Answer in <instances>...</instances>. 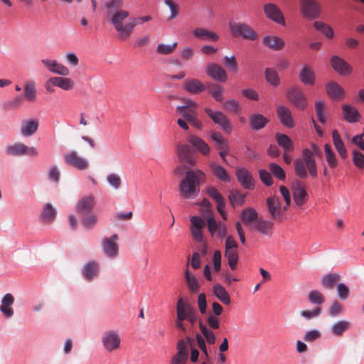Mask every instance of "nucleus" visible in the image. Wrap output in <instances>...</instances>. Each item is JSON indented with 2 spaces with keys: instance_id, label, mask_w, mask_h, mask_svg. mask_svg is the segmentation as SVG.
<instances>
[{
  "instance_id": "f257e3e1",
  "label": "nucleus",
  "mask_w": 364,
  "mask_h": 364,
  "mask_svg": "<svg viewBox=\"0 0 364 364\" xmlns=\"http://www.w3.org/2000/svg\"><path fill=\"white\" fill-rule=\"evenodd\" d=\"M198 320V313L188 299L179 298L176 304V328L183 333L191 331Z\"/></svg>"
},
{
  "instance_id": "f03ea898",
  "label": "nucleus",
  "mask_w": 364,
  "mask_h": 364,
  "mask_svg": "<svg viewBox=\"0 0 364 364\" xmlns=\"http://www.w3.org/2000/svg\"><path fill=\"white\" fill-rule=\"evenodd\" d=\"M129 16V12L124 9L109 11L107 18L111 22L114 29L119 33V38L125 40L132 35L135 26L137 25L136 17H131L128 23L124 24V20Z\"/></svg>"
},
{
  "instance_id": "7ed1b4c3",
  "label": "nucleus",
  "mask_w": 364,
  "mask_h": 364,
  "mask_svg": "<svg viewBox=\"0 0 364 364\" xmlns=\"http://www.w3.org/2000/svg\"><path fill=\"white\" fill-rule=\"evenodd\" d=\"M206 180L205 173L200 170H188L180 183V192L186 198H193L200 192V185Z\"/></svg>"
},
{
  "instance_id": "20e7f679",
  "label": "nucleus",
  "mask_w": 364,
  "mask_h": 364,
  "mask_svg": "<svg viewBox=\"0 0 364 364\" xmlns=\"http://www.w3.org/2000/svg\"><path fill=\"white\" fill-rule=\"evenodd\" d=\"M295 174L301 179H305L308 173L312 178L317 177L316 161L313 153L309 149L305 148L302 150L301 157L294 161Z\"/></svg>"
},
{
  "instance_id": "39448f33",
  "label": "nucleus",
  "mask_w": 364,
  "mask_h": 364,
  "mask_svg": "<svg viewBox=\"0 0 364 364\" xmlns=\"http://www.w3.org/2000/svg\"><path fill=\"white\" fill-rule=\"evenodd\" d=\"M229 25L233 37H242L250 41H255L258 38V34L247 23L230 22Z\"/></svg>"
},
{
  "instance_id": "423d86ee",
  "label": "nucleus",
  "mask_w": 364,
  "mask_h": 364,
  "mask_svg": "<svg viewBox=\"0 0 364 364\" xmlns=\"http://www.w3.org/2000/svg\"><path fill=\"white\" fill-rule=\"evenodd\" d=\"M287 99L294 107L301 110L306 109L307 98L301 88L296 86L291 87L286 92Z\"/></svg>"
},
{
  "instance_id": "0eeeda50",
  "label": "nucleus",
  "mask_w": 364,
  "mask_h": 364,
  "mask_svg": "<svg viewBox=\"0 0 364 364\" xmlns=\"http://www.w3.org/2000/svg\"><path fill=\"white\" fill-rule=\"evenodd\" d=\"M5 151L10 156H37L38 151L34 146H28L22 142H16L8 146Z\"/></svg>"
},
{
  "instance_id": "6e6552de",
  "label": "nucleus",
  "mask_w": 364,
  "mask_h": 364,
  "mask_svg": "<svg viewBox=\"0 0 364 364\" xmlns=\"http://www.w3.org/2000/svg\"><path fill=\"white\" fill-rule=\"evenodd\" d=\"M204 112L218 124L225 132L230 134L232 131V125L228 117L220 111H214L210 108L205 107Z\"/></svg>"
},
{
  "instance_id": "1a4fd4ad",
  "label": "nucleus",
  "mask_w": 364,
  "mask_h": 364,
  "mask_svg": "<svg viewBox=\"0 0 364 364\" xmlns=\"http://www.w3.org/2000/svg\"><path fill=\"white\" fill-rule=\"evenodd\" d=\"M177 156L179 161L184 164L186 168L195 166L196 161L194 157V150L188 144H180L176 147Z\"/></svg>"
},
{
  "instance_id": "9d476101",
  "label": "nucleus",
  "mask_w": 364,
  "mask_h": 364,
  "mask_svg": "<svg viewBox=\"0 0 364 364\" xmlns=\"http://www.w3.org/2000/svg\"><path fill=\"white\" fill-rule=\"evenodd\" d=\"M65 163L80 171L85 170L89 166L88 161L81 157L76 151H69L63 155Z\"/></svg>"
},
{
  "instance_id": "9b49d317",
  "label": "nucleus",
  "mask_w": 364,
  "mask_h": 364,
  "mask_svg": "<svg viewBox=\"0 0 364 364\" xmlns=\"http://www.w3.org/2000/svg\"><path fill=\"white\" fill-rule=\"evenodd\" d=\"M119 237L117 234H114L110 237H105L102 242V249L105 255L109 258H114L118 255L119 246L117 240Z\"/></svg>"
},
{
  "instance_id": "f8f14e48",
  "label": "nucleus",
  "mask_w": 364,
  "mask_h": 364,
  "mask_svg": "<svg viewBox=\"0 0 364 364\" xmlns=\"http://www.w3.org/2000/svg\"><path fill=\"white\" fill-rule=\"evenodd\" d=\"M102 342L105 349L110 353L119 348L121 339L117 332L109 331L104 333Z\"/></svg>"
},
{
  "instance_id": "ddd939ff",
  "label": "nucleus",
  "mask_w": 364,
  "mask_h": 364,
  "mask_svg": "<svg viewBox=\"0 0 364 364\" xmlns=\"http://www.w3.org/2000/svg\"><path fill=\"white\" fill-rule=\"evenodd\" d=\"M267 205L272 219L282 220L284 212L287 210L286 205L282 208L279 200L277 197H270L267 199Z\"/></svg>"
},
{
  "instance_id": "4468645a",
  "label": "nucleus",
  "mask_w": 364,
  "mask_h": 364,
  "mask_svg": "<svg viewBox=\"0 0 364 364\" xmlns=\"http://www.w3.org/2000/svg\"><path fill=\"white\" fill-rule=\"evenodd\" d=\"M264 12L268 18L280 25H285V19L284 15L276 4L272 3L265 4L264 6Z\"/></svg>"
},
{
  "instance_id": "2eb2a0df",
  "label": "nucleus",
  "mask_w": 364,
  "mask_h": 364,
  "mask_svg": "<svg viewBox=\"0 0 364 364\" xmlns=\"http://www.w3.org/2000/svg\"><path fill=\"white\" fill-rule=\"evenodd\" d=\"M330 64L333 70L341 75H348L352 73V67L338 55H333Z\"/></svg>"
},
{
  "instance_id": "dca6fc26",
  "label": "nucleus",
  "mask_w": 364,
  "mask_h": 364,
  "mask_svg": "<svg viewBox=\"0 0 364 364\" xmlns=\"http://www.w3.org/2000/svg\"><path fill=\"white\" fill-rule=\"evenodd\" d=\"M95 205V199L92 195L80 198L75 204L77 213L82 215L90 213Z\"/></svg>"
},
{
  "instance_id": "f3484780",
  "label": "nucleus",
  "mask_w": 364,
  "mask_h": 364,
  "mask_svg": "<svg viewBox=\"0 0 364 364\" xmlns=\"http://www.w3.org/2000/svg\"><path fill=\"white\" fill-rule=\"evenodd\" d=\"M301 9L308 18L315 19L319 16V7L315 0H301Z\"/></svg>"
},
{
  "instance_id": "a211bd4d",
  "label": "nucleus",
  "mask_w": 364,
  "mask_h": 364,
  "mask_svg": "<svg viewBox=\"0 0 364 364\" xmlns=\"http://www.w3.org/2000/svg\"><path fill=\"white\" fill-rule=\"evenodd\" d=\"M176 113L180 114L185 121L190 123L195 128L198 129L202 128V123L198 119L196 115V110H193V109H187L184 107H178L176 108Z\"/></svg>"
},
{
  "instance_id": "6ab92c4d",
  "label": "nucleus",
  "mask_w": 364,
  "mask_h": 364,
  "mask_svg": "<svg viewBox=\"0 0 364 364\" xmlns=\"http://www.w3.org/2000/svg\"><path fill=\"white\" fill-rule=\"evenodd\" d=\"M236 176L240 184L247 190H252L255 181L250 172L244 167L237 168Z\"/></svg>"
},
{
  "instance_id": "aec40b11",
  "label": "nucleus",
  "mask_w": 364,
  "mask_h": 364,
  "mask_svg": "<svg viewBox=\"0 0 364 364\" xmlns=\"http://www.w3.org/2000/svg\"><path fill=\"white\" fill-rule=\"evenodd\" d=\"M177 353L172 358L171 364H186L188 358V348L183 340H179L177 343Z\"/></svg>"
},
{
  "instance_id": "412c9836",
  "label": "nucleus",
  "mask_w": 364,
  "mask_h": 364,
  "mask_svg": "<svg viewBox=\"0 0 364 364\" xmlns=\"http://www.w3.org/2000/svg\"><path fill=\"white\" fill-rule=\"evenodd\" d=\"M273 228V222L266 220L262 218H258L255 223L252 224L251 230L265 236H271Z\"/></svg>"
},
{
  "instance_id": "4be33fe9",
  "label": "nucleus",
  "mask_w": 364,
  "mask_h": 364,
  "mask_svg": "<svg viewBox=\"0 0 364 364\" xmlns=\"http://www.w3.org/2000/svg\"><path fill=\"white\" fill-rule=\"evenodd\" d=\"M41 62L50 72L59 75L66 76L70 73L69 69L55 60L42 59Z\"/></svg>"
},
{
  "instance_id": "5701e85b",
  "label": "nucleus",
  "mask_w": 364,
  "mask_h": 364,
  "mask_svg": "<svg viewBox=\"0 0 364 364\" xmlns=\"http://www.w3.org/2000/svg\"><path fill=\"white\" fill-rule=\"evenodd\" d=\"M207 74L213 79L219 82H225L228 75L225 70L219 65L210 63L206 68Z\"/></svg>"
},
{
  "instance_id": "b1692460",
  "label": "nucleus",
  "mask_w": 364,
  "mask_h": 364,
  "mask_svg": "<svg viewBox=\"0 0 364 364\" xmlns=\"http://www.w3.org/2000/svg\"><path fill=\"white\" fill-rule=\"evenodd\" d=\"M38 127L39 121L37 119L23 120L21 124L20 132L22 136L29 137L37 132Z\"/></svg>"
},
{
  "instance_id": "393cba45",
  "label": "nucleus",
  "mask_w": 364,
  "mask_h": 364,
  "mask_svg": "<svg viewBox=\"0 0 364 364\" xmlns=\"http://www.w3.org/2000/svg\"><path fill=\"white\" fill-rule=\"evenodd\" d=\"M277 113L279 121L284 126L288 128L294 127L295 124L291 115V112L288 107L284 105H279L277 108Z\"/></svg>"
},
{
  "instance_id": "a878e982",
  "label": "nucleus",
  "mask_w": 364,
  "mask_h": 364,
  "mask_svg": "<svg viewBox=\"0 0 364 364\" xmlns=\"http://www.w3.org/2000/svg\"><path fill=\"white\" fill-rule=\"evenodd\" d=\"M292 191L294 203L298 206L303 205L308 199V194L304 187L301 185L300 182L297 181L295 183H294Z\"/></svg>"
},
{
  "instance_id": "bb28decb",
  "label": "nucleus",
  "mask_w": 364,
  "mask_h": 364,
  "mask_svg": "<svg viewBox=\"0 0 364 364\" xmlns=\"http://www.w3.org/2000/svg\"><path fill=\"white\" fill-rule=\"evenodd\" d=\"M189 259L190 257H188V263L184 272V278L188 290L192 293H196L198 291L200 285L197 277L189 271Z\"/></svg>"
},
{
  "instance_id": "cd10ccee",
  "label": "nucleus",
  "mask_w": 364,
  "mask_h": 364,
  "mask_svg": "<svg viewBox=\"0 0 364 364\" xmlns=\"http://www.w3.org/2000/svg\"><path fill=\"white\" fill-rule=\"evenodd\" d=\"M192 33L196 38L205 41L217 42L219 40L216 33L202 27L193 29Z\"/></svg>"
},
{
  "instance_id": "c85d7f7f",
  "label": "nucleus",
  "mask_w": 364,
  "mask_h": 364,
  "mask_svg": "<svg viewBox=\"0 0 364 364\" xmlns=\"http://www.w3.org/2000/svg\"><path fill=\"white\" fill-rule=\"evenodd\" d=\"M209 167L213 175L219 181L226 183L230 181V177L228 173L225 168L220 166L219 164L215 161H210L209 163Z\"/></svg>"
},
{
  "instance_id": "c756f323",
  "label": "nucleus",
  "mask_w": 364,
  "mask_h": 364,
  "mask_svg": "<svg viewBox=\"0 0 364 364\" xmlns=\"http://www.w3.org/2000/svg\"><path fill=\"white\" fill-rule=\"evenodd\" d=\"M188 141L201 154L207 156L210 154V146L201 138L190 135L188 137Z\"/></svg>"
},
{
  "instance_id": "7c9ffc66",
  "label": "nucleus",
  "mask_w": 364,
  "mask_h": 364,
  "mask_svg": "<svg viewBox=\"0 0 364 364\" xmlns=\"http://www.w3.org/2000/svg\"><path fill=\"white\" fill-rule=\"evenodd\" d=\"M99 269V264L97 262H90L87 263L83 267V277L86 280L91 282L98 276Z\"/></svg>"
},
{
  "instance_id": "2f4dec72",
  "label": "nucleus",
  "mask_w": 364,
  "mask_h": 364,
  "mask_svg": "<svg viewBox=\"0 0 364 364\" xmlns=\"http://www.w3.org/2000/svg\"><path fill=\"white\" fill-rule=\"evenodd\" d=\"M299 79L304 85L312 86L315 84L316 75L313 70L309 65H305L299 73Z\"/></svg>"
},
{
  "instance_id": "473e14b6",
  "label": "nucleus",
  "mask_w": 364,
  "mask_h": 364,
  "mask_svg": "<svg viewBox=\"0 0 364 364\" xmlns=\"http://www.w3.org/2000/svg\"><path fill=\"white\" fill-rule=\"evenodd\" d=\"M342 109L343 118L347 122L354 123L360 120V114L355 107L350 105H343Z\"/></svg>"
},
{
  "instance_id": "72a5a7b5",
  "label": "nucleus",
  "mask_w": 364,
  "mask_h": 364,
  "mask_svg": "<svg viewBox=\"0 0 364 364\" xmlns=\"http://www.w3.org/2000/svg\"><path fill=\"white\" fill-rule=\"evenodd\" d=\"M240 218L243 223L252 227V224L258 219V213L253 208L248 207L245 208L240 214Z\"/></svg>"
},
{
  "instance_id": "f704fd0d",
  "label": "nucleus",
  "mask_w": 364,
  "mask_h": 364,
  "mask_svg": "<svg viewBox=\"0 0 364 364\" xmlns=\"http://www.w3.org/2000/svg\"><path fill=\"white\" fill-rule=\"evenodd\" d=\"M332 140L341 158L346 159L347 157V150L338 132L336 129H334L332 132Z\"/></svg>"
},
{
  "instance_id": "c9c22d12",
  "label": "nucleus",
  "mask_w": 364,
  "mask_h": 364,
  "mask_svg": "<svg viewBox=\"0 0 364 364\" xmlns=\"http://www.w3.org/2000/svg\"><path fill=\"white\" fill-rule=\"evenodd\" d=\"M184 89L191 93L198 94L205 90L203 83L197 79H186L184 82Z\"/></svg>"
},
{
  "instance_id": "e433bc0d",
  "label": "nucleus",
  "mask_w": 364,
  "mask_h": 364,
  "mask_svg": "<svg viewBox=\"0 0 364 364\" xmlns=\"http://www.w3.org/2000/svg\"><path fill=\"white\" fill-rule=\"evenodd\" d=\"M50 83L64 90H70L74 87L73 80L68 77H52L50 78Z\"/></svg>"
},
{
  "instance_id": "4c0bfd02",
  "label": "nucleus",
  "mask_w": 364,
  "mask_h": 364,
  "mask_svg": "<svg viewBox=\"0 0 364 364\" xmlns=\"http://www.w3.org/2000/svg\"><path fill=\"white\" fill-rule=\"evenodd\" d=\"M14 302V298L11 294H6L4 296L1 305L0 306V311L6 317H11L14 314L13 309L11 307Z\"/></svg>"
},
{
  "instance_id": "58836bf2",
  "label": "nucleus",
  "mask_w": 364,
  "mask_h": 364,
  "mask_svg": "<svg viewBox=\"0 0 364 364\" xmlns=\"http://www.w3.org/2000/svg\"><path fill=\"white\" fill-rule=\"evenodd\" d=\"M263 43L269 48L278 50L282 49L284 46V41L279 37L275 36H268L263 38Z\"/></svg>"
},
{
  "instance_id": "ea45409f",
  "label": "nucleus",
  "mask_w": 364,
  "mask_h": 364,
  "mask_svg": "<svg viewBox=\"0 0 364 364\" xmlns=\"http://www.w3.org/2000/svg\"><path fill=\"white\" fill-rule=\"evenodd\" d=\"M326 91L329 97L333 100H341L343 97V88L335 82H330L327 84Z\"/></svg>"
},
{
  "instance_id": "a19ab883",
  "label": "nucleus",
  "mask_w": 364,
  "mask_h": 364,
  "mask_svg": "<svg viewBox=\"0 0 364 364\" xmlns=\"http://www.w3.org/2000/svg\"><path fill=\"white\" fill-rule=\"evenodd\" d=\"M269 119L261 114H253L250 117V124L252 129L259 130L264 128Z\"/></svg>"
},
{
  "instance_id": "79ce46f5",
  "label": "nucleus",
  "mask_w": 364,
  "mask_h": 364,
  "mask_svg": "<svg viewBox=\"0 0 364 364\" xmlns=\"http://www.w3.org/2000/svg\"><path fill=\"white\" fill-rule=\"evenodd\" d=\"M214 295L224 304H230V297L226 289L220 284H215L213 288Z\"/></svg>"
},
{
  "instance_id": "37998d69",
  "label": "nucleus",
  "mask_w": 364,
  "mask_h": 364,
  "mask_svg": "<svg viewBox=\"0 0 364 364\" xmlns=\"http://www.w3.org/2000/svg\"><path fill=\"white\" fill-rule=\"evenodd\" d=\"M275 138L278 144L284 149V152H291L294 151L293 141L287 135L277 133Z\"/></svg>"
},
{
  "instance_id": "c03bdc74",
  "label": "nucleus",
  "mask_w": 364,
  "mask_h": 364,
  "mask_svg": "<svg viewBox=\"0 0 364 364\" xmlns=\"http://www.w3.org/2000/svg\"><path fill=\"white\" fill-rule=\"evenodd\" d=\"M24 97L27 101L33 102L36 100V90L34 82H28L24 85L23 87Z\"/></svg>"
},
{
  "instance_id": "a18cd8bd",
  "label": "nucleus",
  "mask_w": 364,
  "mask_h": 364,
  "mask_svg": "<svg viewBox=\"0 0 364 364\" xmlns=\"http://www.w3.org/2000/svg\"><path fill=\"white\" fill-rule=\"evenodd\" d=\"M350 327V323L349 321L341 320L331 326V332L336 336H341Z\"/></svg>"
},
{
  "instance_id": "49530a36",
  "label": "nucleus",
  "mask_w": 364,
  "mask_h": 364,
  "mask_svg": "<svg viewBox=\"0 0 364 364\" xmlns=\"http://www.w3.org/2000/svg\"><path fill=\"white\" fill-rule=\"evenodd\" d=\"M82 225L86 230L93 229L98 220L97 215L94 213H87L86 215H82Z\"/></svg>"
},
{
  "instance_id": "de8ad7c7",
  "label": "nucleus",
  "mask_w": 364,
  "mask_h": 364,
  "mask_svg": "<svg viewBox=\"0 0 364 364\" xmlns=\"http://www.w3.org/2000/svg\"><path fill=\"white\" fill-rule=\"evenodd\" d=\"M208 90L215 100L221 103L223 102L225 90L221 85L218 84H210L208 85Z\"/></svg>"
},
{
  "instance_id": "09e8293b",
  "label": "nucleus",
  "mask_w": 364,
  "mask_h": 364,
  "mask_svg": "<svg viewBox=\"0 0 364 364\" xmlns=\"http://www.w3.org/2000/svg\"><path fill=\"white\" fill-rule=\"evenodd\" d=\"M23 102V97L16 96L11 100L4 102L1 105L4 110L9 111L21 107Z\"/></svg>"
},
{
  "instance_id": "8fccbe9b",
  "label": "nucleus",
  "mask_w": 364,
  "mask_h": 364,
  "mask_svg": "<svg viewBox=\"0 0 364 364\" xmlns=\"http://www.w3.org/2000/svg\"><path fill=\"white\" fill-rule=\"evenodd\" d=\"M325 156L327 163L331 168H334L338 166V159L335 153L333 151L331 146L328 144L324 146Z\"/></svg>"
},
{
  "instance_id": "3c124183",
  "label": "nucleus",
  "mask_w": 364,
  "mask_h": 364,
  "mask_svg": "<svg viewBox=\"0 0 364 364\" xmlns=\"http://www.w3.org/2000/svg\"><path fill=\"white\" fill-rule=\"evenodd\" d=\"M341 276L338 274H328L321 279V284L327 289H333L334 284L339 281Z\"/></svg>"
},
{
  "instance_id": "603ef678",
  "label": "nucleus",
  "mask_w": 364,
  "mask_h": 364,
  "mask_svg": "<svg viewBox=\"0 0 364 364\" xmlns=\"http://www.w3.org/2000/svg\"><path fill=\"white\" fill-rule=\"evenodd\" d=\"M56 215L55 208L50 203L46 204L43 210L41 213V219L46 223H51L53 221Z\"/></svg>"
},
{
  "instance_id": "864d4df0",
  "label": "nucleus",
  "mask_w": 364,
  "mask_h": 364,
  "mask_svg": "<svg viewBox=\"0 0 364 364\" xmlns=\"http://www.w3.org/2000/svg\"><path fill=\"white\" fill-rule=\"evenodd\" d=\"M225 256L228 259V264L232 270H235L237 267L238 261L237 250L225 249Z\"/></svg>"
},
{
  "instance_id": "5fc2aeb1",
  "label": "nucleus",
  "mask_w": 364,
  "mask_h": 364,
  "mask_svg": "<svg viewBox=\"0 0 364 364\" xmlns=\"http://www.w3.org/2000/svg\"><path fill=\"white\" fill-rule=\"evenodd\" d=\"M326 105L323 101L318 100L315 101V109L318 121L325 124L326 122Z\"/></svg>"
},
{
  "instance_id": "6e6d98bb",
  "label": "nucleus",
  "mask_w": 364,
  "mask_h": 364,
  "mask_svg": "<svg viewBox=\"0 0 364 364\" xmlns=\"http://www.w3.org/2000/svg\"><path fill=\"white\" fill-rule=\"evenodd\" d=\"M199 327L208 343L210 345L214 344L216 337L213 330L204 325L201 321H199Z\"/></svg>"
},
{
  "instance_id": "4d7b16f0",
  "label": "nucleus",
  "mask_w": 364,
  "mask_h": 364,
  "mask_svg": "<svg viewBox=\"0 0 364 364\" xmlns=\"http://www.w3.org/2000/svg\"><path fill=\"white\" fill-rule=\"evenodd\" d=\"M309 301L315 305H321L325 302V297L321 292L318 290H312L308 295Z\"/></svg>"
},
{
  "instance_id": "13d9d810",
  "label": "nucleus",
  "mask_w": 364,
  "mask_h": 364,
  "mask_svg": "<svg viewBox=\"0 0 364 364\" xmlns=\"http://www.w3.org/2000/svg\"><path fill=\"white\" fill-rule=\"evenodd\" d=\"M223 106L225 110L232 113H239L241 111V106L240 103L234 100H228L223 102Z\"/></svg>"
},
{
  "instance_id": "bf43d9fd",
  "label": "nucleus",
  "mask_w": 364,
  "mask_h": 364,
  "mask_svg": "<svg viewBox=\"0 0 364 364\" xmlns=\"http://www.w3.org/2000/svg\"><path fill=\"white\" fill-rule=\"evenodd\" d=\"M314 26L316 30L322 32L327 38H331L333 37V31L330 26L321 21H315Z\"/></svg>"
},
{
  "instance_id": "052dcab7",
  "label": "nucleus",
  "mask_w": 364,
  "mask_h": 364,
  "mask_svg": "<svg viewBox=\"0 0 364 364\" xmlns=\"http://www.w3.org/2000/svg\"><path fill=\"white\" fill-rule=\"evenodd\" d=\"M265 77L267 81L273 86H278L280 80L278 73L276 70L272 68H267L265 70Z\"/></svg>"
},
{
  "instance_id": "680f3d73",
  "label": "nucleus",
  "mask_w": 364,
  "mask_h": 364,
  "mask_svg": "<svg viewBox=\"0 0 364 364\" xmlns=\"http://www.w3.org/2000/svg\"><path fill=\"white\" fill-rule=\"evenodd\" d=\"M177 46V42H174L172 44L169 45H166L163 43L159 44L156 48V52L162 55H170L176 50Z\"/></svg>"
},
{
  "instance_id": "e2e57ef3",
  "label": "nucleus",
  "mask_w": 364,
  "mask_h": 364,
  "mask_svg": "<svg viewBox=\"0 0 364 364\" xmlns=\"http://www.w3.org/2000/svg\"><path fill=\"white\" fill-rule=\"evenodd\" d=\"M271 173L279 180L284 181L286 178V173L284 169L275 163H271L269 165Z\"/></svg>"
},
{
  "instance_id": "0e129e2a",
  "label": "nucleus",
  "mask_w": 364,
  "mask_h": 364,
  "mask_svg": "<svg viewBox=\"0 0 364 364\" xmlns=\"http://www.w3.org/2000/svg\"><path fill=\"white\" fill-rule=\"evenodd\" d=\"M245 197V195L242 194L237 190H233L230 192L228 198L232 205L234 206L235 204H242L244 203Z\"/></svg>"
},
{
  "instance_id": "69168bd1",
  "label": "nucleus",
  "mask_w": 364,
  "mask_h": 364,
  "mask_svg": "<svg viewBox=\"0 0 364 364\" xmlns=\"http://www.w3.org/2000/svg\"><path fill=\"white\" fill-rule=\"evenodd\" d=\"M210 138L216 143L218 149H224L226 147L227 141L220 132L216 131L211 132Z\"/></svg>"
},
{
  "instance_id": "338daca9",
  "label": "nucleus",
  "mask_w": 364,
  "mask_h": 364,
  "mask_svg": "<svg viewBox=\"0 0 364 364\" xmlns=\"http://www.w3.org/2000/svg\"><path fill=\"white\" fill-rule=\"evenodd\" d=\"M353 162L354 165L360 169L364 168V155L358 150L353 151Z\"/></svg>"
},
{
  "instance_id": "774afa93",
  "label": "nucleus",
  "mask_w": 364,
  "mask_h": 364,
  "mask_svg": "<svg viewBox=\"0 0 364 364\" xmlns=\"http://www.w3.org/2000/svg\"><path fill=\"white\" fill-rule=\"evenodd\" d=\"M205 192L209 197H210L213 200H215V202H217L224 198L223 196L219 193L218 189L213 186H208L205 188Z\"/></svg>"
}]
</instances>
